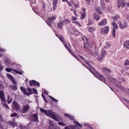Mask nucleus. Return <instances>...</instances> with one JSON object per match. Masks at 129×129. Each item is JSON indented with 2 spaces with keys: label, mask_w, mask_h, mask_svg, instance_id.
<instances>
[{
  "label": "nucleus",
  "mask_w": 129,
  "mask_h": 129,
  "mask_svg": "<svg viewBox=\"0 0 129 129\" xmlns=\"http://www.w3.org/2000/svg\"><path fill=\"white\" fill-rule=\"evenodd\" d=\"M106 45H107L108 46H109V44L108 43H106Z\"/></svg>",
  "instance_id": "54"
},
{
  "label": "nucleus",
  "mask_w": 129,
  "mask_h": 129,
  "mask_svg": "<svg viewBox=\"0 0 129 129\" xmlns=\"http://www.w3.org/2000/svg\"><path fill=\"white\" fill-rule=\"evenodd\" d=\"M94 18L97 21L99 20L101 17V16L97 14L96 13H94L93 14Z\"/></svg>",
  "instance_id": "16"
},
{
  "label": "nucleus",
  "mask_w": 129,
  "mask_h": 129,
  "mask_svg": "<svg viewBox=\"0 0 129 129\" xmlns=\"http://www.w3.org/2000/svg\"><path fill=\"white\" fill-rule=\"evenodd\" d=\"M7 77L12 81L14 85H15L16 84V82L12 75L8 74H7Z\"/></svg>",
  "instance_id": "14"
},
{
  "label": "nucleus",
  "mask_w": 129,
  "mask_h": 129,
  "mask_svg": "<svg viewBox=\"0 0 129 129\" xmlns=\"http://www.w3.org/2000/svg\"><path fill=\"white\" fill-rule=\"evenodd\" d=\"M7 98L8 100V104H10L11 103V102L12 100L10 98V96L9 95L8 96Z\"/></svg>",
  "instance_id": "31"
},
{
  "label": "nucleus",
  "mask_w": 129,
  "mask_h": 129,
  "mask_svg": "<svg viewBox=\"0 0 129 129\" xmlns=\"http://www.w3.org/2000/svg\"><path fill=\"white\" fill-rule=\"evenodd\" d=\"M85 11V9H84V10H83V11Z\"/></svg>",
  "instance_id": "64"
},
{
  "label": "nucleus",
  "mask_w": 129,
  "mask_h": 129,
  "mask_svg": "<svg viewBox=\"0 0 129 129\" xmlns=\"http://www.w3.org/2000/svg\"><path fill=\"white\" fill-rule=\"evenodd\" d=\"M76 21H73L72 22V23H76Z\"/></svg>",
  "instance_id": "57"
},
{
  "label": "nucleus",
  "mask_w": 129,
  "mask_h": 129,
  "mask_svg": "<svg viewBox=\"0 0 129 129\" xmlns=\"http://www.w3.org/2000/svg\"><path fill=\"white\" fill-rule=\"evenodd\" d=\"M5 50L3 48H0V51L1 52H5Z\"/></svg>",
  "instance_id": "47"
},
{
  "label": "nucleus",
  "mask_w": 129,
  "mask_h": 129,
  "mask_svg": "<svg viewBox=\"0 0 129 129\" xmlns=\"http://www.w3.org/2000/svg\"><path fill=\"white\" fill-rule=\"evenodd\" d=\"M1 117V115H0V118Z\"/></svg>",
  "instance_id": "63"
},
{
  "label": "nucleus",
  "mask_w": 129,
  "mask_h": 129,
  "mask_svg": "<svg viewBox=\"0 0 129 129\" xmlns=\"http://www.w3.org/2000/svg\"><path fill=\"white\" fill-rule=\"evenodd\" d=\"M2 56V55L1 54H0V57H1Z\"/></svg>",
  "instance_id": "59"
},
{
  "label": "nucleus",
  "mask_w": 129,
  "mask_h": 129,
  "mask_svg": "<svg viewBox=\"0 0 129 129\" xmlns=\"http://www.w3.org/2000/svg\"><path fill=\"white\" fill-rule=\"evenodd\" d=\"M57 3V0H55L53 3V8H56V4Z\"/></svg>",
  "instance_id": "28"
},
{
  "label": "nucleus",
  "mask_w": 129,
  "mask_h": 129,
  "mask_svg": "<svg viewBox=\"0 0 129 129\" xmlns=\"http://www.w3.org/2000/svg\"><path fill=\"white\" fill-rule=\"evenodd\" d=\"M67 3L70 6H71L72 7H73V6H75L74 7L75 8H78L79 7V6H78V4H75L74 3H71L72 5H71V4H70L69 3V2L68 1V2H67Z\"/></svg>",
  "instance_id": "19"
},
{
  "label": "nucleus",
  "mask_w": 129,
  "mask_h": 129,
  "mask_svg": "<svg viewBox=\"0 0 129 129\" xmlns=\"http://www.w3.org/2000/svg\"><path fill=\"white\" fill-rule=\"evenodd\" d=\"M112 24L114 28H115L116 29H117L118 28V26L117 24L114 22H112Z\"/></svg>",
  "instance_id": "27"
},
{
  "label": "nucleus",
  "mask_w": 129,
  "mask_h": 129,
  "mask_svg": "<svg viewBox=\"0 0 129 129\" xmlns=\"http://www.w3.org/2000/svg\"><path fill=\"white\" fill-rule=\"evenodd\" d=\"M105 1H106V2H109V0H105Z\"/></svg>",
  "instance_id": "55"
},
{
  "label": "nucleus",
  "mask_w": 129,
  "mask_h": 129,
  "mask_svg": "<svg viewBox=\"0 0 129 129\" xmlns=\"http://www.w3.org/2000/svg\"><path fill=\"white\" fill-rule=\"evenodd\" d=\"M107 48V47H105L104 48H103L102 50L101 53H103L104 54L106 53V52L105 51V49L106 48Z\"/></svg>",
  "instance_id": "34"
},
{
  "label": "nucleus",
  "mask_w": 129,
  "mask_h": 129,
  "mask_svg": "<svg viewBox=\"0 0 129 129\" xmlns=\"http://www.w3.org/2000/svg\"><path fill=\"white\" fill-rule=\"evenodd\" d=\"M96 10L97 12L99 14H102V12L101 11L100 9H97Z\"/></svg>",
  "instance_id": "38"
},
{
  "label": "nucleus",
  "mask_w": 129,
  "mask_h": 129,
  "mask_svg": "<svg viewBox=\"0 0 129 129\" xmlns=\"http://www.w3.org/2000/svg\"><path fill=\"white\" fill-rule=\"evenodd\" d=\"M77 19V18L74 16H73L72 18V20H76Z\"/></svg>",
  "instance_id": "45"
},
{
  "label": "nucleus",
  "mask_w": 129,
  "mask_h": 129,
  "mask_svg": "<svg viewBox=\"0 0 129 129\" xmlns=\"http://www.w3.org/2000/svg\"><path fill=\"white\" fill-rule=\"evenodd\" d=\"M32 120L34 122H39L38 119V115L37 114H35L32 115Z\"/></svg>",
  "instance_id": "13"
},
{
  "label": "nucleus",
  "mask_w": 129,
  "mask_h": 129,
  "mask_svg": "<svg viewBox=\"0 0 129 129\" xmlns=\"http://www.w3.org/2000/svg\"><path fill=\"white\" fill-rule=\"evenodd\" d=\"M65 116L71 120H73L74 118V117L73 116L69 114H65Z\"/></svg>",
  "instance_id": "22"
},
{
  "label": "nucleus",
  "mask_w": 129,
  "mask_h": 129,
  "mask_svg": "<svg viewBox=\"0 0 129 129\" xmlns=\"http://www.w3.org/2000/svg\"><path fill=\"white\" fill-rule=\"evenodd\" d=\"M93 23L89 19H88V22L87 24L88 25H91Z\"/></svg>",
  "instance_id": "42"
},
{
  "label": "nucleus",
  "mask_w": 129,
  "mask_h": 129,
  "mask_svg": "<svg viewBox=\"0 0 129 129\" xmlns=\"http://www.w3.org/2000/svg\"><path fill=\"white\" fill-rule=\"evenodd\" d=\"M63 25L64 23L62 21H60L57 23V26L58 27L61 28Z\"/></svg>",
  "instance_id": "20"
},
{
  "label": "nucleus",
  "mask_w": 129,
  "mask_h": 129,
  "mask_svg": "<svg viewBox=\"0 0 129 129\" xmlns=\"http://www.w3.org/2000/svg\"><path fill=\"white\" fill-rule=\"evenodd\" d=\"M11 116L12 117H13L14 116L16 117L17 116V118L18 117V116H17V114L16 113H13V114H11Z\"/></svg>",
  "instance_id": "35"
},
{
  "label": "nucleus",
  "mask_w": 129,
  "mask_h": 129,
  "mask_svg": "<svg viewBox=\"0 0 129 129\" xmlns=\"http://www.w3.org/2000/svg\"><path fill=\"white\" fill-rule=\"evenodd\" d=\"M20 89L22 92L25 94L27 95H29L31 94L34 93H36L37 94V91L34 88H33L34 90L28 88H27V91L23 87H21Z\"/></svg>",
  "instance_id": "3"
},
{
  "label": "nucleus",
  "mask_w": 129,
  "mask_h": 129,
  "mask_svg": "<svg viewBox=\"0 0 129 129\" xmlns=\"http://www.w3.org/2000/svg\"><path fill=\"white\" fill-rule=\"evenodd\" d=\"M34 9H33V11H34Z\"/></svg>",
  "instance_id": "61"
},
{
  "label": "nucleus",
  "mask_w": 129,
  "mask_h": 129,
  "mask_svg": "<svg viewBox=\"0 0 129 129\" xmlns=\"http://www.w3.org/2000/svg\"><path fill=\"white\" fill-rule=\"evenodd\" d=\"M43 98L44 100V101H46V102H47V101H46V100L45 98V97L44 96V98Z\"/></svg>",
  "instance_id": "53"
},
{
  "label": "nucleus",
  "mask_w": 129,
  "mask_h": 129,
  "mask_svg": "<svg viewBox=\"0 0 129 129\" xmlns=\"http://www.w3.org/2000/svg\"><path fill=\"white\" fill-rule=\"evenodd\" d=\"M29 108V106L27 105H26L23 107L21 111L20 110V112H21L22 113H26L28 111Z\"/></svg>",
  "instance_id": "11"
},
{
  "label": "nucleus",
  "mask_w": 129,
  "mask_h": 129,
  "mask_svg": "<svg viewBox=\"0 0 129 129\" xmlns=\"http://www.w3.org/2000/svg\"><path fill=\"white\" fill-rule=\"evenodd\" d=\"M44 93L45 94H47V91L46 90H45L44 89Z\"/></svg>",
  "instance_id": "50"
},
{
  "label": "nucleus",
  "mask_w": 129,
  "mask_h": 129,
  "mask_svg": "<svg viewBox=\"0 0 129 129\" xmlns=\"http://www.w3.org/2000/svg\"><path fill=\"white\" fill-rule=\"evenodd\" d=\"M86 16L85 14V13H82L80 17V19H83Z\"/></svg>",
  "instance_id": "33"
},
{
  "label": "nucleus",
  "mask_w": 129,
  "mask_h": 129,
  "mask_svg": "<svg viewBox=\"0 0 129 129\" xmlns=\"http://www.w3.org/2000/svg\"><path fill=\"white\" fill-rule=\"evenodd\" d=\"M12 108L18 111L19 112H20L19 110L20 109V107L16 102L14 101L13 103Z\"/></svg>",
  "instance_id": "7"
},
{
  "label": "nucleus",
  "mask_w": 129,
  "mask_h": 129,
  "mask_svg": "<svg viewBox=\"0 0 129 129\" xmlns=\"http://www.w3.org/2000/svg\"><path fill=\"white\" fill-rule=\"evenodd\" d=\"M118 23L119 25V27L120 28L123 29L125 28L126 27V26L125 25H123L121 22L118 21Z\"/></svg>",
  "instance_id": "18"
},
{
  "label": "nucleus",
  "mask_w": 129,
  "mask_h": 129,
  "mask_svg": "<svg viewBox=\"0 0 129 129\" xmlns=\"http://www.w3.org/2000/svg\"><path fill=\"white\" fill-rule=\"evenodd\" d=\"M109 28L108 26L103 27L101 29V33L102 34H107L109 31Z\"/></svg>",
  "instance_id": "10"
},
{
  "label": "nucleus",
  "mask_w": 129,
  "mask_h": 129,
  "mask_svg": "<svg viewBox=\"0 0 129 129\" xmlns=\"http://www.w3.org/2000/svg\"><path fill=\"white\" fill-rule=\"evenodd\" d=\"M95 27H94L92 26L88 27V30L90 32H92L95 30Z\"/></svg>",
  "instance_id": "21"
},
{
  "label": "nucleus",
  "mask_w": 129,
  "mask_h": 129,
  "mask_svg": "<svg viewBox=\"0 0 129 129\" xmlns=\"http://www.w3.org/2000/svg\"><path fill=\"white\" fill-rule=\"evenodd\" d=\"M104 10L106 12V13L108 12L109 10V9H104Z\"/></svg>",
  "instance_id": "44"
},
{
  "label": "nucleus",
  "mask_w": 129,
  "mask_h": 129,
  "mask_svg": "<svg viewBox=\"0 0 129 129\" xmlns=\"http://www.w3.org/2000/svg\"><path fill=\"white\" fill-rule=\"evenodd\" d=\"M58 124L60 125H62L64 126L65 125V124L62 122H58Z\"/></svg>",
  "instance_id": "40"
},
{
  "label": "nucleus",
  "mask_w": 129,
  "mask_h": 129,
  "mask_svg": "<svg viewBox=\"0 0 129 129\" xmlns=\"http://www.w3.org/2000/svg\"><path fill=\"white\" fill-rule=\"evenodd\" d=\"M71 10H72V11H73V10H72V9H71Z\"/></svg>",
  "instance_id": "60"
},
{
  "label": "nucleus",
  "mask_w": 129,
  "mask_h": 129,
  "mask_svg": "<svg viewBox=\"0 0 129 129\" xmlns=\"http://www.w3.org/2000/svg\"><path fill=\"white\" fill-rule=\"evenodd\" d=\"M121 7L122 8L129 7V3H125L123 2V0H117V6L119 8L121 7Z\"/></svg>",
  "instance_id": "4"
},
{
  "label": "nucleus",
  "mask_w": 129,
  "mask_h": 129,
  "mask_svg": "<svg viewBox=\"0 0 129 129\" xmlns=\"http://www.w3.org/2000/svg\"><path fill=\"white\" fill-rule=\"evenodd\" d=\"M29 83L30 85L32 86H35L37 85L39 87L40 86V83L34 80H33L31 81H29Z\"/></svg>",
  "instance_id": "9"
},
{
  "label": "nucleus",
  "mask_w": 129,
  "mask_h": 129,
  "mask_svg": "<svg viewBox=\"0 0 129 129\" xmlns=\"http://www.w3.org/2000/svg\"><path fill=\"white\" fill-rule=\"evenodd\" d=\"M103 71L104 72H110V70L106 68H105L103 69Z\"/></svg>",
  "instance_id": "39"
},
{
  "label": "nucleus",
  "mask_w": 129,
  "mask_h": 129,
  "mask_svg": "<svg viewBox=\"0 0 129 129\" xmlns=\"http://www.w3.org/2000/svg\"><path fill=\"white\" fill-rule=\"evenodd\" d=\"M115 28L114 27H113L112 30V35L113 37L114 38H115L116 37V36L115 35Z\"/></svg>",
  "instance_id": "29"
},
{
  "label": "nucleus",
  "mask_w": 129,
  "mask_h": 129,
  "mask_svg": "<svg viewBox=\"0 0 129 129\" xmlns=\"http://www.w3.org/2000/svg\"><path fill=\"white\" fill-rule=\"evenodd\" d=\"M0 98L3 101L2 102V103L3 106L7 108H9V107H8L7 104L5 103V99L3 91H0Z\"/></svg>",
  "instance_id": "5"
},
{
  "label": "nucleus",
  "mask_w": 129,
  "mask_h": 129,
  "mask_svg": "<svg viewBox=\"0 0 129 129\" xmlns=\"http://www.w3.org/2000/svg\"><path fill=\"white\" fill-rule=\"evenodd\" d=\"M73 123H74L75 125H79L80 127H82V126L78 122L76 121H74L73 122Z\"/></svg>",
  "instance_id": "30"
},
{
  "label": "nucleus",
  "mask_w": 129,
  "mask_h": 129,
  "mask_svg": "<svg viewBox=\"0 0 129 129\" xmlns=\"http://www.w3.org/2000/svg\"><path fill=\"white\" fill-rule=\"evenodd\" d=\"M76 11H75L73 12V13L74 14H75L76 16H77V14H76Z\"/></svg>",
  "instance_id": "49"
},
{
  "label": "nucleus",
  "mask_w": 129,
  "mask_h": 129,
  "mask_svg": "<svg viewBox=\"0 0 129 129\" xmlns=\"http://www.w3.org/2000/svg\"><path fill=\"white\" fill-rule=\"evenodd\" d=\"M96 77L100 80L102 81L103 82H105V78L102 75H99L97 76H96Z\"/></svg>",
  "instance_id": "15"
},
{
  "label": "nucleus",
  "mask_w": 129,
  "mask_h": 129,
  "mask_svg": "<svg viewBox=\"0 0 129 129\" xmlns=\"http://www.w3.org/2000/svg\"><path fill=\"white\" fill-rule=\"evenodd\" d=\"M11 88L13 90H16L17 89V88L16 86H11Z\"/></svg>",
  "instance_id": "32"
},
{
  "label": "nucleus",
  "mask_w": 129,
  "mask_h": 129,
  "mask_svg": "<svg viewBox=\"0 0 129 129\" xmlns=\"http://www.w3.org/2000/svg\"><path fill=\"white\" fill-rule=\"evenodd\" d=\"M91 0H85L86 1V2H87V3L88 4H90V2ZM91 2H93V0H91Z\"/></svg>",
  "instance_id": "41"
},
{
  "label": "nucleus",
  "mask_w": 129,
  "mask_h": 129,
  "mask_svg": "<svg viewBox=\"0 0 129 129\" xmlns=\"http://www.w3.org/2000/svg\"><path fill=\"white\" fill-rule=\"evenodd\" d=\"M124 64L125 66H126L127 65H129V62L128 60V59L126 60Z\"/></svg>",
  "instance_id": "37"
},
{
  "label": "nucleus",
  "mask_w": 129,
  "mask_h": 129,
  "mask_svg": "<svg viewBox=\"0 0 129 129\" xmlns=\"http://www.w3.org/2000/svg\"><path fill=\"white\" fill-rule=\"evenodd\" d=\"M120 18L119 16L117 15L116 16L113 17L112 18L113 20L114 21H116Z\"/></svg>",
  "instance_id": "26"
},
{
  "label": "nucleus",
  "mask_w": 129,
  "mask_h": 129,
  "mask_svg": "<svg viewBox=\"0 0 129 129\" xmlns=\"http://www.w3.org/2000/svg\"><path fill=\"white\" fill-rule=\"evenodd\" d=\"M41 111L48 116L53 119L55 121H59L60 119V117L55 112H53L51 110H46L40 108Z\"/></svg>",
  "instance_id": "2"
},
{
  "label": "nucleus",
  "mask_w": 129,
  "mask_h": 129,
  "mask_svg": "<svg viewBox=\"0 0 129 129\" xmlns=\"http://www.w3.org/2000/svg\"><path fill=\"white\" fill-rule=\"evenodd\" d=\"M3 69V66H2L1 64H0V71H2Z\"/></svg>",
  "instance_id": "46"
},
{
  "label": "nucleus",
  "mask_w": 129,
  "mask_h": 129,
  "mask_svg": "<svg viewBox=\"0 0 129 129\" xmlns=\"http://www.w3.org/2000/svg\"><path fill=\"white\" fill-rule=\"evenodd\" d=\"M76 23L78 25H80L79 23V22H78L76 21Z\"/></svg>",
  "instance_id": "52"
},
{
  "label": "nucleus",
  "mask_w": 129,
  "mask_h": 129,
  "mask_svg": "<svg viewBox=\"0 0 129 129\" xmlns=\"http://www.w3.org/2000/svg\"><path fill=\"white\" fill-rule=\"evenodd\" d=\"M5 70L8 72H11L12 71V70L16 73L18 74H22V73L20 71L12 68H6L5 69Z\"/></svg>",
  "instance_id": "8"
},
{
  "label": "nucleus",
  "mask_w": 129,
  "mask_h": 129,
  "mask_svg": "<svg viewBox=\"0 0 129 129\" xmlns=\"http://www.w3.org/2000/svg\"><path fill=\"white\" fill-rule=\"evenodd\" d=\"M126 18L127 20H129V15H127L126 16Z\"/></svg>",
  "instance_id": "51"
},
{
  "label": "nucleus",
  "mask_w": 129,
  "mask_h": 129,
  "mask_svg": "<svg viewBox=\"0 0 129 129\" xmlns=\"http://www.w3.org/2000/svg\"><path fill=\"white\" fill-rule=\"evenodd\" d=\"M124 45L125 48L129 49V41L125 42Z\"/></svg>",
  "instance_id": "23"
},
{
  "label": "nucleus",
  "mask_w": 129,
  "mask_h": 129,
  "mask_svg": "<svg viewBox=\"0 0 129 129\" xmlns=\"http://www.w3.org/2000/svg\"><path fill=\"white\" fill-rule=\"evenodd\" d=\"M65 129H79V128L77 129L76 126L73 125H70L69 126H66L64 127Z\"/></svg>",
  "instance_id": "17"
},
{
  "label": "nucleus",
  "mask_w": 129,
  "mask_h": 129,
  "mask_svg": "<svg viewBox=\"0 0 129 129\" xmlns=\"http://www.w3.org/2000/svg\"><path fill=\"white\" fill-rule=\"evenodd\" d=\"M62 2H66L67 3V2H68V0H62Z\"/></svg>",
  "instance_id": "48"
},
{
  "label": "nucleus",
  "mask_w": 129,
  "mask_h": 129,
  "mask_svg": "<svg viewBox=\"0 0 129 129\" xmlns=\"http://www.w3.org/2000/svg\"><path fill=\"white\" fill-rule=\"evenodd\" d=\"M42 96L43 97V98H44V95L43 93L42 94Z\"/></svg>",
  "instance_id": "58"
},
{
  "label": "nucleus",
  "mask_w": 129,
  "mask_h": 129,
  "mask_svg": "<svg viewBox=\"0 0 129 129\" xmlns=\"http://www.w3.org/2000/svg\"><path fill=\"white\" fill-rule=\"evenodd\" d=\"M63 21L64 23H65V24H66L69 22V20L67 19L64 20Z\"/></svg>",
  "instance_id": "36"
},
{
  "label": "nucleus",
  "mask_w": 129,
  "mask_h": 129,
  "mask_svg": "<svg viewBox=\"0 0 129 129\" xmlns=\"http://www.w3.org/2000/svg\"><path fill=\"white\" fill-rule=\"evenodd\" d=\"M56 128H57V129H59V128L58 126H56Z\"/></svg>",
  "instance_id": "56"
},
{
  "label": "nucleus",
  "mask_w": 129,
  "mask_h": 129,
  "mask_svg": "<svg viewBox=\"0 0 129 129\" xmlns=\"http://www.w3.org/2000/svg\"><path fill=\"white\" fill-rule=\"evenodd\" d=\"M89 69V70H90V71L91 72V71L90 70V69Z\"/></svg>",
  "instance_id": "62"
},
{
  "label": "nucleus",
  "mask_w": 129,
  "mask_h": 129,
  "mask_svg": "<svg viewBox=\"0 0 129 129\" xmlns=\"http://www.w3.org/2000/svg\"><path fill=\"white\" fill-rule=\"evenodd\" d=\"M107 23V20L105 18H104L102 21L99 22L98 25L100 26H102L106 25Z\"/></svg>",
  "instance_id": "12"
},
{
  "label": "nucleus",
  "mask_w": 129,
  "mask_h": 129,
  "mask_svg": "<svg viewBox=\"0 0 129 129\" xmlns=\"http://www.w3.org/2000/svg\"><path fill=\"white\" fill-rule=\"evenodd\" d=\"M49 96V97H50V98H51L52 100H53L54 101H56V102H57L58 101L57 100L53 98L51 96Z\"/></svg>",
  "instance_id": "43"
},
{
  "label": "nucleus",
  "mask_w": 129,
  "mask_h": 129,
  "mask_svg": "<svg viewBox=\"0 0 129 129\" xmlns=\"http://www.w3.org/2000/svg\"><path fill=\"white\" fill-rule=\"evenodd\" d=\"M57 18V17L55 16H53L51 17L48 18L47 21L46 22L47 24L50 27L51 26V23L52 20L55 19Z\"/></svg>",
  "instance_id": "6"
},
{
  "label": "nucleus",
  "mask_w": 129,
  "mask_h": 129,
  "mask_svg": "<svg viewBox=\"0 0 129 129\" xmlns=\"http://www.w3.org/2000/svg\"><path fill=\"white\" fill-rule=\"evenodd\" d=\"M59 38L60 41L62 42V43L64 44V46L66 48L69 52L75 58L77 59L81 63H82V61H84L85 62V63H86V64H87L89 67V68L93 70H94V69L90 66V64L89 63L86 61L83 57L80 55H79L78 56H77L75 55L74 53L72 52L71 50L69 48H68L67 47L66 44H67V43L65 41L64 39H63V37H59Z\"/></svg>",
  "instance_id": "1"
},
{
  "label": "nucleus",
  "mask_w": 129,
  "mask_h": 129,
  "mask_svg": "<svg viewBox=\"0 0 129 129\" xmlns=\"http://www.w3.org/2000/svg\"><path fill=\"white\" fill-rule=\"evenodd\" d=\"M106 54V53L104 54L102 53V55L99 56V60L100 61H101V60L104 58Z\"/></svg>",
  "instance_id": "25"
},
{
  "label": "nucleus",
  "mask_w": 129,
  "mask_h": 129,
  "mask_svg": "<svg viewBox=\"0 0 129 129\" xmlns=\"http://www.w3.org/2000/svg\"><path fill=\"white\" fill-rule=\"evenodd\" d=\"M4 62L5 63H6L7 66L10 65L11 62V61L8 59H6V60H5Z\"/></svg>",
  "instance_id": "24"
}]
</instances>
